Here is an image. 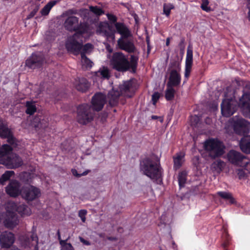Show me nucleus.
Returning <instances> with one entry per match:
<instances>
[{
	"label": "nucleus",
	"mask_w": 250,
	"mask_h": 250,
	"mask_svg": "<svg viewBox=\"0 0 250 250\" xmlns=\"http://www.w3.org/2000/svg\"><path fill=\"white\" fill-rule=\"evenodd\" d=\"M63 25L67 30L76 32L74 35L68 38L65 43L67 50L73 53H78L82 47L81 43L76 39L81 40L84 34L87 37H89L94 33L93 29L87 23L79 22V18L74 16L68 17Z\"/></svg>",
	"instance_id": "1"
},
{
	"label": "nucleus",
	"mask_w": 250,
	"mask_h": 250,
	"mask_svg": "<svg viewBox=\"0 0 250 250\" xmlns=\"http://www.w3.org/2000/svg\"><path fill=\"white\" fill-rule=\"evenodd\" d=\"M6 218L4 221L5 225L7 228H13L19 223V219L16 213L18 212L21 216H29L31 214L30 208L25 204H19L15 202L9 203L7 206Z\"/></svg>",
	"instance_id": "2"
},
{
	"label": "nucleus",
	"mask_w": 250,
	"mask_h": 250,
	"mask_svg": "<svg viewBox=\"0 0 250 250\" xmlns=\"http://www.w3.org/2000/svg\"><path fill=\"white\" fill-rule=\"evenodd\" d=\"M12 150V147L9 145L2 146L0 150V164L9 168H15L21 166L23 162L18 155L11 153Z\"/></svg>",
	"instance_id": "3"
},
{
	"label": "nucleus",
	"mask_w": 250,
	"mask_h": 250,
	"mask_svg": "<svg viewBox=\"0 0 250 250\" xmlns=\"http://www.w3.org/2000/svg\"><path fill=\"white\" fill-rule=\"evenodd\" d=\"M119 88L120 91L115 88H113L108 93L107 100L109 104L111 106H114L118 104L120 95H124L127 97L132 96L134 91L133 81L129 80L124 82Z\"/></svg>",
	"instance_id": "4"
},
{
	"label": "nucleus",
	"mask_w": 250,
	"mask_h": 250,
	"mask_svg": "<svg viewBox=\"0 0 250 250\" xmlns=\"http://www.w3.org/2000/svg\"><path fill=\"white\" fill-rule=\"evenodd\" d=\"M204 147L212 158L221 156L224 153L225 146L223 143L217 139L211 138L206 140Z\"/></svg>",
	"instance_id": "5"
},
{
	"label": "nucleus",
	"mask_w": 250,
	"mask_h": 250,
	"mask_svg": "<svg viewBox=\"0 0 250 250\" xmlns=\"http://www.w3.org/2000/svg\"><path fill=\"white\" fill-rule=\"evenodd\" d=\"M92 110L91 106L87 104L80 105L78 108V122L83 125L91 122L94 116V113Z\"/></svg>",
	"instance_id": "6"
},
{
	"label": "nucleus",
	"mask_w": 250,
	"mask_h": 250,
	"mask_svg": "<svg viewBox=\"0 0 250 250\" xmlns=\"http://www.w3.org/2000/svg\"><path fill=\"white\" fill-rule=\"evenodd\" d=\"M110 62L113 67L118 71H125L129 69V61L123 53H114Z\"/></svg>",
	"instance_id": "7"
},
{
	"label": "nucleus",
	"mask_w": 250,
	"mask_h": 250,
	"mask_svg": "<svg viewBox=\"0 0 250 250\" xmlns=\"http://www.w3.org/2000/svg\"><path fill=\"white\" fill-rule=\"evenodd\" d=\"M96 33L105 37L108 41H114L115 38V31L107 22H100L96 29Z\"/></svg>",
	"instance_id": "8"
},
{
	"label": "nucleus",
	"mask_w": 250,
	"mask_h": 250,
	"mask_svg": "<svg viewBox=\"0 0 250 250\" xmlns=\"http://www.w3.org/2000/svg\"><path fill=\"white\" fill-rule=\"evenodd\" d=\"M238 108L237 102L233 99H225L221 104L223 116L229 117L234 114Z\"/></svg>",
	"instance_id": "9"
},
{
	"label": "nucleus",
	"mask_w": 250,
	"mask_h": 250,
	"mask_svg": "<svg viewBox=\"0 0 250 250\" xmlns=\"http://www.w3.org/2000/svg\"><path fill=\"white\" fill-rule=\"evenodd\" d=\"M141 170L143 172H161L162 167L159 160L153 161L149 158H145L140 162Z\"/></svg>",
	"instance_id": "10"
},
{
	"label": "nucleus",
	"mask_w": 250,
	"mask_h": 250,
	"mask_svg": "<svg viewBox=\"0 0 250 250\" xmlns=\"http://www.w3.org/2000/svg\"><path fill=\"white\" fill-rule=\"evenodd\" d=\"M171 67L175 66L177 68L176 70H172L170 73L169 81L167 84L170 86L178 85L181 82V76L178 71L181 70L180 63L176 61L170 63Z\"/></svg>",
	"instance_id": "11"
},
{
	"label": "nucleus",
	"mask_w": 250,
	"mask_h": 250,
	"mask_svg": "<svg viewBox=\"0 0 250 250\" xmlns=\"http://www.w3.org/2000/svg\"><path fill=\"white\" fill-rule=\"evenodd\" d=\"M233 129L235 133L238 134H247L250 129V124L245 119L239 118L234 121Z\"/></svg>",
	"instance_id": "12"
},
{
	"label": "nucleus",
	"mask_w": 250,
	"mask_h": 250,
	"mask_svg": "<svg viewBox=\"0 0 250 250\" xmlns=\"http://www.w3.org/2000/svg\"><path fill=\"white\" fill-rule=\"evenodd\" d=\"M44 62V57L42 54L38 53H35L26 61V65L32 69L40 67Z\"/></svg>",
	"instance_id": "13"
},
{
	"label": "nucleus",
	"mask_w": 250,
	"mask_h": 250,
	"mask_svg": "<svg viewBox=\"0 0 250 250\" xmlns=\"http://www.w3.org/2000/svg\"><path fill=\"white\" fill-rule=\"evenodd\" d=\"M0 136L3 138H7V142L13 147H16L18 144L15 138L12 135L7 126L2 122H0Z\"/></svg>",
	"instance_id": "14"
},
{
	"label": "nucleus",
	"mask_w": 250,
	"mask_h": 250,
	"mask_svg": "<svg viewBox=\"0 0 250 250\" xmlns=\"http://www.w3.org/2000/svg\"><path fill=\"white\" fill-rule=\"evenodd\" d=\"M21 184L17 180H12L5 188L6 193L10 197H16L21 193L22 190H21Z\"/></svg>",
	"instance_id": "15"
},
{
	"label": "nucleus",
	"mask_w": 250,
	"mask_h": 250,
	"mask_svg": "<svg viewBox=\"0 0 250 250\" xmlns=\"http://www.w3.org/2000/svg\"><path fill=\"white\" fill-rule=\"evenodd\" d=\"M40 193V190L38 188L32 186L23 188L21 194L26 200L32 201L38 198Z\"/></svg>",
	"instance_id": "16"
},
{
	"label": "nucleus",
	"mask_w": 250,
	"mask_h": 250,
	"mask_svg": "<svg viewBox=\"0 0 250 250\" xmlns=\"http://www.w3.org/2000/svg\"><path fill=\"white\" fill-rule=\"evenodd\" d=\"M128 37H120L118 41V47L122 50L128 53H133L136 51V48L132 41L128 39Z\"/></svg>",
	"instance_id": "17"
},
{
	"label": "nucleus",
	"mask_w": 250,
	"mask_h": 250,
	"mask_svg": "<svg viewBox=\"0 0 250 250\" xmlns=\"http://www.w3.org/2000/svg\"><path fill=\"white\" fill-rule=\"evenodd\" d=\"M105 102L106 97L104 94L101 93L95 94L91 100L93 109L97 111L102 110Z\"/></svg>",
	"instance_id": "18"
},
{
	"label": "nucleus",
	"mask_w": 250,
	"mask_h": 250,
	"mask_svg": "<svg viewBox=\"0 0 250 250\" xmlns=\"http://www.w3.org/2000/svg\"><path fill=\"white\" fill-rule=\"evenodd\" d=\"M238 106L245 116L250 118V93H245L240 99Z\"/></svg>",
	"instance_id": "19"
},
{
	"label": "nucleus",
	"mask_w": 250,
	"mask_h": 250,
	"mask_svg": "<svg viewBox=\"0 0 250 250\" xmlns=\"http://www.w3.org/2000/svg\"><path fill=\"white\" fill-rule=\"evenodd\" d=\"M14 242V235L11 232L5 231L0 235V245L2 248H10Z\"/></svg>",
	"instance_id": "20"
},
{
	"label": "nucleus",
	"mask_w": 250,
	"mask_h": 250,
	"mask_svg": "<svg viewBox=\"0 0 250 250\" xmlns=\"http://www.w3.org/2000/svg\"><path fill=\"white\" fill-rule=\"evenodd\" d=\"M193 63V52L192 48L188 46L187 49L185 70V77L188 79L190 75L192 65Z\"/></svg>",
	"instance_id": "21"
},
{
	"label": "nucleus",
	"mask_w": 250,
	"mask_h": 250,
	"mask_svg": "<svg viewBox=\"0 0 250 250\" xmlns=\"http://www.w3.org/2000/svg\"><path fill=\"white\" fill-rule=\"evenodd\" d=\"M229 161L236 165L242 166L243 161L246 158L240 152L231 150L228 154Z\"/></svg>",
	"instance_id": "22"
},
{
	"label": "nucleus",
	"mask_w": 250,
	"mask_h": 250,
	"mask_svg": "<svg viewBox=\"0 0 250 250\" xmlns=\"http://www.w3.org/2000/svg\"><path fill=\"white\" fill-rule=\"evenodd\" d=\"M114 25L117 32L121 35V37L131 36L130 30L125 24L121 22H116Z\"/></svg>",
	"instance_id": "23"
},
{
	"label": "nucleus",
	"mask_w": 250,
	"mask_h": 250,
	"mask_svg": "<svg viewBox=\"0 0 250 250\" xmlns=\"http://www.w3.org/2000/svg\"><path fill=\"white\" fill-rule=\"evenodd\" d=\"M74 85L78 91L84 92L88 88L89 84L85 79L78 78L75 81Z\"/></svg>",
	"instance_id": "24"
},
{
	"label": "nucleus",
	"mask_w": 250,
	"mask_h": 250,
	"mask_svg": "<svg viewBox=\"0 0 250 250\" xmlns=\"http://www.w3.org/2000/svg\"><path fill=\"white\" fill-rule=\"evenodd\" d=\"M88 37H87L86 35H83V37L82 38L81 40L79 39H76V41H78L79 42H80L81 43V48L79 51V52L77 53H73L75 55L78 54L82 50L81 53H83L84 54L85 53H90L92 51L93 46L92 44L88 43L85 44L83 46V40H85L86 39L88 38Z\"/></svg>",
	"instance_id": "25"
},
{
	"label": "nucleus",
	"mask_w": 250,
	"mask_h": 250,
	"mask_svg": "<svg viewBox=\"0 0 250 250\" xmlns=\"http://www.w3.org/2000/svg\"><path fill=\"white\" fill-rule=\"evenodd\" d=\"M184 157L185 154L183 152L177 153L173 156V167L175 170H178L182 166L185 161Z\"/></svg>",
	"instance_id": "26"
},
{
	"label": "nucleus",
	"mask_w": 250,
	"mask_h": 250,
	"mask_svg": "<svg viewBox=\"0 0 250 250\" xmlns=\"http://www.w3.org/2000/svg\"><path fill=\"white\" fill-rule=\"evenodd\" d=\"M239 146L243 152L250 154V137L243 138L239 142Z\"/></svg>",
	"instance_id": "27"
},
{
	"label": "nucleus",
	"mask_w": 250,
	"mask_h": 250,
	"mask_svg": "<svg viewBox=\"0 0 250 250\" xmlns=\"http://www.w3.org/2000/svg\"><path fill=\"white\" fill-rule=\"evenodd\" d=\"M95 75L97 77L102 79H109L110 77V73L107 67L104 66L95 72Z\"/></svg>",
	"instance_id": "28"
},
{
	"label": "nucleus",
	"mask_w": 250,
	"mask_h": 250,
	"mask_svg": "<svg viewBox=\"0 0 250 250\" xmlns=\"http://www.w3.org/2000/svg\"><path fill=\"white\" fill-rule=\"evenodd\" d=\"M222 239L223 241L222 246L224 250H228V247L231 244V238L227 231H224Z\"/></svg>",
	"instance_id": "29"
},
{
	"label": "nucleus",
	"mask_w": 250,
	"mask_h": 250,
	"mask_svg": "<svg viewBox=\"0 0 250 250\" xmlns=\"http://www.w3.org/2000/svg\"><path fill=\"white\" fill-rule=\"evenodd\" d=\"M149 177L154 182L161 185L163 183L162 173H143Z\"/></svg>",
	"instance_id": "30"
},
{
	"label": "nucleus",
	"mask_w": 250,
	"mask_h": 250,
	"mask_svg": "<svg viewBox=\"0 0 250 250\" xmlns=\"http://www.w3.org/2000/svg\"><path fill=\"white\" fill-rule=\"evenodd\" d=\"M57 1L55 0L51 1L47 3L41 10V14L42 16H46L48 15L52 8L56 4Z\"/></svg>",
	"instance_id": "31"
},
{
	"label": "nucleus",
	"mask_w": 250,
	"mask_h": 250,
	"mask_svg": "<svg viewBox=\"0 0 250 250\" xmlns=\"http://www.w3.org/2000/svg\"><path fill=\"white\" fill-rule=\"evenodd\" d=\"M26 113L27 114L33 115L37 110L35 102L33 101L26 102Z\"/></svg>",
	"instance_id": "32"
},
{
	"label": "nucleus",
	"mask_w": 250,
	"mask_h": 250,
	"mask_svg": "<svg viewBox=\"0 0 250 250\" xmlns=\"http://www.w3.org/2000/svg\"><path fill=\"white\" fill-rule=\"evenodd\" d=\"M217 195L224 199L229 200L231 204H233L236 202L235 199L233 197L230 193L225 191H219L217 192Z\"/></svg>",
	"instance_id": "33"
},
{
	"label": "nucleus",
	"mask_w": 250,
	"mask_h": 250,
	"mask_svg": "<svg viewBox=\"0 0 250 250\" xmlns=\"http://www.w3.org/2000/svg\"><path fill=\"white\" fill-rule=\"evenodd\" d=\"M81 62L83 68L88 69L92 66L93 62L83 53H81Z\"/></svg>",
	"instance_id": "34"
},
{
	"label": "nucleus",
	"mask_w": 250,
	"mask_h": 250,
	"mask_svg": "<svg viewBox=\"0 0 250 250\" xmlns=\"http://www.w3.org/2000/svg\"><path fill=\"white\" fill-rule=\"evenodd\" d=\"M187 181V173H179L178 181L180 188H184Z\"/></svg>",
	"instance_id": "35"
},
{
	"label": "nucleus",
	"mask_w": 250,
	"mask_h": 250,
	"mask_svg": "<svg viewBox=\"0 0 250 250\" xmlns=\"http://www.w3.org/2000/svg\"><path fill=\"white\" fill-rule=\"evenodd\" d=\"M167 85V87L166 91L165 97L167 101H170L173 99L175 91L172 86Z\"/></svg>",
	"instance_id": "36"
},
{
	"label": "nucleus",
	"mask_w": 250,
	"mask_h": 250,
	"mask_svg": "<svg viewBox=\"0 0 250 250\" xmlns=\"http://www.w3.org/2000/svg\"><path fill=\"white\" fill-rule=\"evenodd\" d=\"M138 58L134 55H131L130 62H129V69L131 68L133 72H135L137 66Z\"/></svg>",
	"instance_id": "37"
},
{
	"label": "nucleus",
	"mask_w": 250,
	"mask_h": 250,
	"mask_svg": "<svg viewBox=\"0 0 250 250\" xmlns=\"http://www.w3.org/2000/svg\"><path fill=\"white\" fill-rule=\"evenodd\" d=\"M226 164L221 160L217 161L216 162H214L212 165V167L215 169V170H216L217 172L224 170V168Z\"/></svg>",
	"instance_id": "38"
},
{
	"label": "nucleus",
	"mask_w": 250,
	"mask_h": 250,
	"mask_svg": "<svg viewBox=\"0 0 250 250\" xmlns=\"http://www.w3.org/2000/svg\"><path fill=\"white\" fill-rule=\"evenodd\" d=\"M14 174L15 173H4L0 177V184L4 185L5 183L9 181Z\"/></svg>",
	"instance_id": "39"
},
{
	"label": "nucleus",
	"mask_w": 250,
	"mask_h": 250,
	"mask_svg": "<svg viewBox=\"0 0 250 250\" xmlns=\"http://www.w3.org/2000/svg\"><path fill=\"white\" fill-rule=\"evenodd\" d=\"M174 8L173 4L171 3H165L163 5V12L167 17H168L170 14L171 10Z\"/></svg>",
	"instance_id": "40"
},
{
	"label": "nucleus",
	"mask_w": 250,
	"mask_h": 250,
	"mask_svg": "<svg viewBox=\"0 0 250 250\" xmlns=\"http://www.w3.org/2000/svg\"><path fill=\"white\" fill-rule=\"evenodd\" d=\"M90 11L92 12L97 16H100L104 14V11L100 7L98 6H89Z\"/></svg>",
	"instance_id": "41"
},
{
	"label": "nucleus",
	"mask_w": 250,
	"mask_h": 250,
	"mask_svg": "<svg viewBox=\"0 0 250 250\" xmlns=\"http://www.w3.org/2000/svg\"><path fill=\"white\" fill-rule=\"evenodd\" d=\"M202 191L200 186L192 187L189 191V194L191 196H196L201 194Z\"/></svg>",
	"instance_id": "42"
},
{
	"label": "nucleus",
	"mask_w": 250,
	"mask_h": 250,
	"mask_svg": "<svg viewBox=\"0 0 250 250\" xmlns=\"http://www.w3.org/2000/svg\"><path fill=\"white\" fill-rule=\"evenodd\" d=\"M209 1L208 0H202V4L201 7L202 9L206 12H209L211 11V8L208 6Z\"/></svg>",
	"instance_id": "43"
},
{
	"label": "nucleus",
	"mask_w": 250,
	"mask_h": 250,
	"mask_svg": "<svg viewBox=\"0 0 250 250\" xmlns=\"http://www.w3.org/2000/svg\"><path fill=\"white\" fill-rule=\"evenodd\" d=\"M39 5H35L30 14L27 16L26 19H30L32 18H33L37 13L39 9Z\"/></svg>",
	"instance_id": "44"
},
{
	"label": "nucleus",
	"mask_w": 250,
	"mask_h": 250,
	"mask_svg": "<svg viewBox=\"0 0 250 250\" xmlns=\"http://www.w3.org/2000/svg\"><path fill=\"white\" fill-rule=\"evenodd\" d=\"M90 12L86 9L81 10V16L83 19L88 20L89 18Z\"/></svg>",
	"instance_id": "45"
},
{
	"label": "nucleus",
	"mask_w": 250,
	"mask_h": 250,
	"mask_svg": "<svg viewBox=\"0 0 250 250\" xmlns=\"http://www.w3.org/2000/svg\"><path fill=\"white\" fill-rule=\"evenodd\" d=\"M106 16H107L108 20L111 23H115L116 22H117L116 21L117 20V18L116 17V16H115L112 14L107 13V14H106Z\"/></svg>",
	"instance_id": "46"
},
{
	"label": "nucleus",
	"mask_w": 250,
	"mask_h": 250,
	"mask_svg": "<svg viewBox=\"0 0 250 250\" xmlns=\"http://www.w3.org/2000/svg\"><path fill=\"white\" fill-rule=\"evenodd\" d=\"M160 94L158 92H155L152 96V101L153 104H155L158 100L159 99Z\"/></svg>",
	"instance_id": "47"
},
{
	"label": "nucleus",
	"mask_w": 250,
	"mask_h": 250,
	"mask_svg": "<svg viewBox=\"0 0 250 250\" xmlns=\"http://www.w3.org/2000/svg\"><path fill=\"white\" fill-rule=\"evenodd\" d=\"M79 240L81 241V242H82L83 244L86 246H90L91 245V243L89 241L85 240L82 237L80 236Z\"/></svg>",
	"instance_id": "48"
},
{
	"label": "nucleus",
	"mask_w": 250,
	"mask_h": 250,
	"mask_svg": "<svg viewBox=\"0 0 250 250\" xmlns=\"http://www.w3.org/2000/svg\"><path fill=\"white\" fill-rule=\"evenodd\" d=\"M87 214V210L85 209H81L79 211V217L80 218H82L86 216Z\"/></svg>",
	"instance_id": "49"
},
{
	"label": "nucleus",
	"mask_w": 250,
	"mask_h": 250,
	"mask_svg": "<svg viewBox=\"0 0 250 250\" xmlns=\"http://www.w3.org/2000/svg\"><path fill=\"white\" fill-rule=\"evenodd\" d=\"M247 173H238V178L240 180L246 179L247 177Z\"/></svg>",
	"instance_id": "50"
},
{
	"label": "nucleus",
	"mask_w": 250,
	"mask_h": 250,
	"mask_svg": "<svg viewBox=\"0 0 250 250\" xmlns=\"http://www.w3.org/2000/svg\"><path fill=\"white\" fill-rule=\"evenodd\" d=\"M74 176L76 177H80L82 176L86 175L88 174V173H73Z\"/></svg>",
	"instance_id": "51"
},
{
	"label": "nucleus",
	"mask_w": 250,
	"mask_h": 250,
	"mask_svg": "<svg viewBox=\"0 0 250 250\" xmlns=\"http://www.w3.org/2000/svg\"><path fill=\"white\" fill-rule=\"evenodd\" d=\"M68 240V239H66V240H62V239H61L60 240H59L60 241V244L62 246V247H64L66 244H67V241Z\"/></svg>",
	"instance_id": "52"
},
{
	"label": "nucleus",
	"mask_w": 250,
	"mask_h": 250,
	"mask_svg": "<svg viewBox=\"0 0 250 250\" xmlns=\"http://www.w3.org/2000/svg\"><path fill=\"white\" fill-rule=\"evenodd\" d=\"M107 239L109 240H110V241H116L117 240V238L115 237L110 236V237H108L107 238Z\"/></svg>",
	"instance_id": "53"
},
{
	"label": "nucleus",
	"mask_w": 250,
	"mask_h": 250,
	"mask_svg": "<svg viewBox=\"0 0 250 250\" xmlns=\"http://www.w3.org/2000/svg\"><path fill=\"white\" fill-rule=\"evenodd\" d=\"M65 246H66V249H67V248L73 249V247L70 243H67L66 245Z\"/></svg>",
	"instance_id": "54"
},
{
	"label": "nucleus",
	"mask_w": 250,
	"mask_h": 250,
	"mask_svg": "<svg viewBox=\"0 0 250 250\" xmlns=\"http://www.w3.org/2000/svg\"><path fill=\"white\" fill-rule=\"evenodd\" d=\"M34 173H27V172H26V173H22V174H23V176H27V177H29V176H30L31 174H33Z\"/></svg>",
	"instance_id": "55"
},
{
	"label": "nucleus",
	"mask_w": 250,
	"mask_h": 250,
	"mask_svg": "<svg viewBox=\"0 0 250 250\" xmlns=\"http://www.w3.org/2000/svg\"><path fill=\"white\" fill-rule=\"evenodd\" d=\"M57 234L58 235L59 240H60L61 239V233H60V230H58Z\"/></svg>",
	"instance_id": "56"
},
{
	"label": "nucleus",
	"mask_w": 250,
	"mask_h": 250,
	"mask_svg": "<svg viewBox=\"0 0 250 250\" xmlns=\"http://www.w3.org/2000/svg\"><path fill=\"white\" fill-rule=\"evenodd\" d=\"M170 42V40L169 38H167L166 40V45L168 46Z\"/></svg>",
	"instance_id": "57"
},
{
	"label": "nucleus",
	"mask_w": 250,
	"mask_h": 250,
	"mask_svg": "<svg viewBox=\"0 0 250 250\" xmlns=\"http://www.w3.org/2000/svg\"><path fill=\"white\" fill-rule=\"evenodd\" d=\"M159 117H158V116H155V115H153L151 116V119H153V120H155V119H157L158 118H159Z\"/></svg>",
	"instance_id": "58"
},
{
	"label": "nucleus",
	"mask_w": 250,
	"mask_h": 250,
	"mask_svg": "<svg viewBox=\"0 0 250 250\" xmlns=\"http://www.w3.org/2000/svg\"><path fill=\"white\" fill-rule=\"evenodd\" d=\"M81 220H82V222L83 223H84L85 222V221H86V217H85V216L83 217L82 218H81Z\"/></svg>",
	"instance_id": "59"
},
{
	"label": "nucleus",
	"mask_w": 250,
	"mask_h": 250,
	"mask_svg": "<svg viewBox=\"0 0 250 250\" xmlns=\"http://www.w3.org/2000/svg\"><path fill=\"white\" fill-rule=\"evenodd\" d=\"M248 8L249 9V12L248 13V18H249V20L250 21V7L248 6Z\"/></svg>",
	"instance_id": "60"
},
{
	"label": "nucleus",
	"mask_w": 250,
	"mask_h": 250,
	"mask_svg": "<svg viewBox=\"0 0 250 250\" xmlns=\"http://www.w3.org/2000/svg\"><path fill=\"white\" fill-rule=\"evenodd\" d=\"M32 239L33 241L38 240V237L37 236H36L35 237L34 236L32 237Z\"/></svg>",
	"instance_id": "61"
},
{
	"label": "nucleus",
	"mask_w": 250,
	"mask_h": 250,
	"mask_svg": "<svg viewBox=\"0 0 250 250\" xmlns=\"http://www.w3.org/2000/svg\"><path fill=\"white\" fill-rule=\"evenodd\" d=\"M37 168L36 167H35L33 169H31L30 170V172H34V171H35L36 170H37Z\"/></svg>",
	"instance_id": "62"
},
{
	"label": "nucleus",
	"mask_w": 250,
	"mask_h": 250,
	"mask_svg": "<svg viewBox=\"0 0 250 250\" xmlns=\"http://www.w3.org/2000/svg\"><path fill=\"white\" fill-rule=\"evenodd\" d=\"M25 182H28V180H26L24 181Z\"/></svg>",
	"instance_id": "63"
},
{
	"label": "nucleus",
	"mask_w": 250,
	"mask_h": 250,
	"mask_svg": "<svg viewBox=\"0 0 250 250\" xmlns=\"http://www.w3.org/2000/svg\"><path fill=\"white\" fill-rule=\"evenodd\" d=\"M247 167H249V165L250 164H247Z\"/></svg>",
	"instance_id": "64"
}]
</instances>
